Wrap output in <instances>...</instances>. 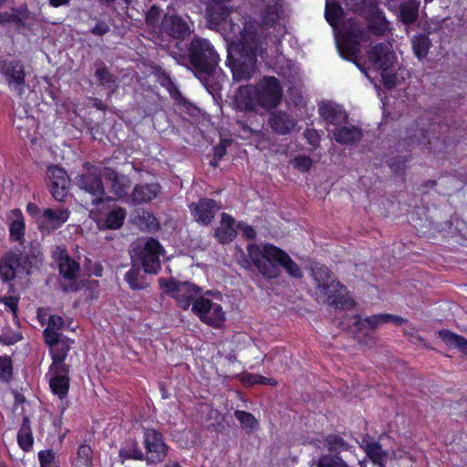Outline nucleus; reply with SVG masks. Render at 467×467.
<instances>
[{"instance_id":"obj_14","label":"nucleus","mask_w":467,"mask_h":467,"mask_svg":"<svg viewBox=\"0 0 467 467\" xmlns=\"http://www.w3.org/2000/svg\"><path fill=\"white\" fill-rule=\"evenodd\" d=\"M58 268L62 275L61 286L65 292H74L80 289V283L76 281V276L79 271V265L77 262L67 254H61Z\"/></svg>"},{"instance_id":"obj_5","label":"nucleus","mask_w":467,"mask_h":467,"mask_svg":"<svg viewBox=\"0 0 467 467\" xmlns=\"http://www.w3.org/2000/svg\"><path fill=\"white\" fill-rule=\"evenodd\" d=\"M311 271L317 288L328 305L342 309L353 307L354 301L348 296L346 287L334 279L327 267L316 264Z\"/></svg>"},{"instance_id":"obj_28","label":"nucleus","mask_w":467,"mask_h":467,"mask_svg":"<svg viewBox=\"0 0 467 467\" xmlns=\"http://www.w3.org/2000/svg\"><path fill=\"white\" fill-rule=\"evenodd\" d=\"M234 218L227 214L222 213L220 226L214 232V237L221 243L226 244L231 242L236 235V231L234 227Z\"/></svg>"},{"instance_id":"obj_24","label":"nucleus","mask_w":467,"mask_h":467,"mask_svg":"<svg viewBox=\"0 0 467 467\" xmlns=\"http://www.w3.org/2000/svg\"><path fill=\"white\" fill-rule=\"evenodd\" d=\"M161 192V185L156 182L152 183H140L137 184L131 194L129 196V201L134 204L149 202L155 199Z\"/></svg>"},{"instance_id":"obj_13","label":"nucleus","mask_w":467,"mask_h":467,"mask_svg":"<svg viewBox=\"0 0 467 467\" xmlns=\"http://www.w3.org/2000/svg\"><path fill=\"white\" fill-rule=\"evenodd\" d=\"M143 443L146 449V460L148 462L157 463L165 459L168 447L163 441L161 432L154 429H145Z\"/></svg>"},{"instance_id":"obj_18","label":"nucleus","mask_w":467,"mask_h":467,"mask_svg":"<svg viewBox=\"0 0 467 467\" xmlns=\"http://www.w3.org/2000/svg\"><path fill=\"white\" fill-rule=\"evenodd\" d=\"M190 209L196 222L203 225H208L213 221L220 206L217 205L215 201L204 198L201 199L198 202L192 203Z\"/></svg>"},{"instance_id":"obj_57","label":"nucleus","mask_w":467,"mask_h":467,"mask_svg":"<svg viewBox=\"0 0 467 467\" xmlns=\"http://www.w3.org/2000/svg\"><path fill=\"white\" fill-rule=\"evenodd\" d=\"M109 31V26L105 22H98L96 26L91 29L93 35L104 36Z\"/></svg>"},{"instance_id":"obj_8","label":"nucleus","mask_w":467,"mask_h":467,"mask_svg":"<svg viewBox=\"0 0 467 467\" xmlns=\"http://www.w3.org/2000/svg\"><path fill=\"white\" fill-rule=\"evenodd\" d=\"M164 248L159 241L150 238L133 248L131 258L140 262L144 272L157 274L161 269V255H163Z\"/></svg>"},{"instance_id":"obj_55","label":"nucleus","mask_w":467,"mask_h":467,"mask_svg":"<svg viewBox=\"0 0 467 467\" xmlns=\"http://www.w3.org/2000/svg\"><path fill=\"white\" fill-rule=\"evenodd\" d=\"M413 140H416L420 144L428 145L431 144V140L429 138V132L424 130H420L419 134L413 136Z\"/></svg>"},{"instance_id":"obj_47","label":"nucleus","mask_w":467,"mask_h":467,"mask_svg":"<svg viewBox=\"0 0 467 467\" xmlns=\"http://www.w3.org/2000/svg\"><path fill=\"white\" fill-rule=\"evenodd\" d=\"M38 460L41 467H58L56 462V453L52 450L40 451Z\"/></svg>"},{"instance_id":"obj_37","label":"nucleus","mask_w":467,"mask_h":467,"mask_svg":"<svg viewBox=\"0 0 467 467\" xmlns=\"http://www.w3.org/2000/svg\"><path fill=\"white\" fill-rule=\"evenodd\" d=\"M411 45L415 56L419 59H421L424 58L429 53L431 40L426 35L420 34L413 36L411 40Z\"/></svg>"},{"instance_id":"obj_58","label":"nucleus","mask_w":467,"mask_h":467,"mask_svg":"<svg viewBox=\"0 0 467 467\" xmlns=\"http://www.w3.org/2000/svg\"><path fill=\"white\" fill-rule=\"evenodd\" d=\"M2 302L5 305V306L16 315L17 310V299L14 296H5L2 298Z\"/></svg>"},{"instance_id":"obj_25","label":"nucleus","mask_w":467,"mask_h":467,"mask_svg":"<svg viewBox=\"0 0 467 467\" xmlns=\"http://www.w3.org/2000/svg\"><path fill=\"white\" fill-rule=\"evenodd\" d=\"M333 137L339 144L353 145L360 141L362 131L359 128L346 122L335 128Z\"/></svg>"},{"instance_id":"obj_30","label":"nucleus","mask_w":467,"mask_h":467,"mask_svg":"<svg viewBox=\"0 0 467 467\" xmlns=\"http://www.w3.org/2000/svg\"><path fill=\"white\" fill-rule=\"evenodd\" d=\"M25 221L20 210L12 211L11 222L9 224L10 237L14 241H21L25 235Z\"/></svg>"},{"instance_id":"obj_64","label":"nucleus","mask_w":467,"mask_h":467,"mask_svg":"<svg viewBox=\"0 0 467 467\" xmlns=\"http://www.w3.org/2000/svg\"><path fill=\"white\" fill-rule=\"evenodd\" d=\"M69 3L70 0H48L49 5L55 8H57L62 5H67Z\"/></svg>"},{"instance_id":"obj_12","label":"nucleus","mask_w":467,"mask_h":467,"mask_svg":"<svg viewBox=\"0 0 467 467\" xmlns=\"http://www.w3.org/2000/svg\"><path fill=\"white\" fill-rule=\"evenodd\" d=\"M30 263L20 253L10 252L0 259V275L4 281L14 279L18 274H28Z\"/></svg>"},{"instance_id":"obj_34","label":"nucleus","mask_w":467,"mask_h":467,"mask_svg":"<svg viewBox=\"0 0 467 467\" xmlns=\"http://www.w3.org/2000/svg\"><path fill=\"white\" fill-rule=\"evenodd\" d=\"M17 441L20 448L25 451H28L32 448L34 438L27 417L23 419L21 428L17 433Z\"/></svg>"},{"instance_id":"obj_9","label":"nucleus","mask_w":467,"mask_h":467,"mask_svg":"<svg viewBox=\"0 0 467 467\" xmlns=\"http://www.w3.org/2000/svg\"><path fill=\"white\" fill-rule=\"evenodd\" d=\"M103 169H98L95 167L89 168L85 174L79 175L76 178V183L79 189L85 191L86 193L90 195V204L98 205L104 201L105 191L103 183L101 182V176ZM86 204H88V201H86Z\"/></svg>"},{"instance_id":"obj_6","label":"nucleus","mask_w":467,"mask_h":467,"mask_svg":"<svg viewBox=\"0 0 467 467\" xmlns=\"http://www.w3.org/2000/svg\"><path fill=\"white\" fill-rule=\"evenodd\" d=\"M161 288L170 296L174 298L178 307L188 310L193 306L196 301L203 294L202 288L193 283L177 281L174 278H160Z\"/></svg>"},{"instance_id":"obj_39","label":"nucleus","mask_w":467,"mask_h":467,"mask_svg":"<svg viewBox=\"0 0 467 467\" xmlns=\"http://www.w3.org/2000/svg\"><path fill=\"white\" fill-rule=\"evenodd\" d=\"M125 280L130 287L134 290L143 289L147 286L145 277L141 274L140 269L134 266L125 275Z\"/></svg>"},{"instance_id":"obj_35","label":"nucleus","mask_w":467,"mask_h":467,"mask_svg":"<svg viewBox=\"0 0 467 467\" xmlns=\"http://www.w3.org/2000/svg\"><path fill=\"white\" fill-rule=\"evenodd\" d=\"M324 443L328 451H330L329 454L338 455L340 452L350 449V445L337 434L327 435L324 440Z\"/></svg>"},{"instance_id":"obj_32","label":"nucleus","mask_w":467,"mask_h":467,"mask_svg":"<svg viewBox=\"0 0 467 467\" xmlns=\"http://www.w3.org/2000/svg\"><path fill=\"white\" fill-rule=\"evenodd\" d=\"M439 337L446 345L451 348H458L462 353L467 355V339L448 329H442L438 332Z\"/></svg>"},{"instance_id":"obj_45","label":"nucleus","mask_w":467,"mask_h":467,"mask_svg":"<svg viewBox=\"0 0 467 467\" xmlns=\"http://www.w3.org/2000/svg\"><path fill=\"white\" fill-rule=\"evenodd\" d=\"M343 9L342 7L335 2L327 3L326 5V11H325V16L327 22L332 26H335V25L338 22L340 17L342 16Z\"/></svg>"},{"instance_id":"obj_21","label":"nucleus","mask_w":467,"mask_h":467,"mask_svg":"<svg viewBox=\"0 0 467 467\" xmlns=\"http://www.w3.org/2000/svg\"><path fill=\"white\" fill-rule=\"evenodd\" d=\"M318 111L320 116L327 124L335 127L347 122L348 115L341 106L333 102H322L319 104Z\"/></svg>"},{"instance_id":"obj_61","label":"nucleus","mask_w":467,"mask_h":467,"mask_svg":"<svg viewBox=\"0 0 467 467\" xmlns=\"http://www.w3.org/2000/svg\"><path fill=\"white\" fill-rule=\"evenodd\" d=\"M167 88L169 89L170 94L171 95V97L174 99L180 100L181 99H182L181 92L179 91V89L176 88V86L172 83V81L171 79L168 80Z\"/></svg>"},{"instance_id":"obj_27","label":"nucleus","mask_w":467,"mask_h":467,"mask_svg":"<svg viewBox=\"0 0 467 467\" xmlns=\"http://www.w3.org/2000/svg\"><path fill=\"white\" fill-rule=\"evenodd\" d=\"M363 443L362 448L367 457L379 467H386L385 463L389 456L388 451H384L382 446L372 439L365 440Z\"/></svg>"},{"instance_id":"obj_1","label":"nucleus","mask_w":467,"mask_h":467,"mask_svg":"<svg viewBox=\"0 0 467 467\" xmlns=\"http://www.w3.org/2000/svg\"><path fill=\"white\" fill-rule=\"evenodd\" d=\"M248 255L258 271L268 279L276 278L279 274L278 265L282 266L287 274L295 278L302 276V271L292 258L282 249L267 244L262 248L251 244L247 246Z\"/></svg>"},{"instance_id":"obj_26","label":"nucleus","mask_w":467,"mask_h":467,"mask_svg":"<svg viewBox=\"0 0 467 467\" xmlns=\"http://www.w3.org/2000/svg\"><path fill=\"white\" fill-rule=\"evenodd\" d=\"M67 372V368H62V367H60V368H50V389L52 392L57 395L61 400L67 396L69 388Z\"/></svg>"},{"instance_id":"obj_53","label":"nucleus","mask_w":467,"mask_h":467,"mask_svg":"<svg viewBox=\"0 0 467 467\" xmlns=\"http://www.w3.org/2000/svg\"><path fill=\"white\" fill-rule=\"evenodd\" d=\"M20 339H21V336L18 333H13V334L9 335V334L4 332L0 336V343H2L4 345H8V346L18 342Z\"/></svg>"},{"instance_id":"obj_49","label":"nucleus","mask_w":467,"mask_h":467,"mask_svg":"<svg viewBox=\"0 0 467 467\" xmlns=\"http://www.w3.org/2000/svg\"><path fill=\"white\" fill-rule=\"evenodd\" d=\"M294 166L300 171L306 172L310 170L313 161L308 156H298L293 160Z\"/></svg>"},{"instance_id":"obj_38","label":"nucleus","mask_w":467,"mask_h":467,"mask_svg":"<svg viewBox=\"0 0 467 467\" xmlns=\"http://www.w3.org/2000/svg\"><path fill=\"white\" fill-rule=\"evenodd\" d=\"M419 3L409 0L400 5V18L403 23H413L418 17Z\"/></svg>"},{"instance_id":"obj_7","label":"nucleus","mask_w":467,"mask_h":467,"mask_svg":"<svg viewBox=\"0 0 467 467\" xmlns=\"http://www.w3.org/2000/svg\"><path fill=\"white\" fill-rule=\"evenodd\" d=\"M189 57L193 67L202 73H212L218 65L219 56L211 43L201 37L192 40Z\"/></svg>"},{"instance_id":"obj_31","label":"nucleus","mask_w":467,"mask_h":467,"mask_svg":"<svg viewBox=\"0 0 467 467\" xmlns=\"http://www.w3.org/2000/svg\"><path fill=\"white\" fill-rule=\"evenodd\" d=\"M121 462H124L125 460L133 459V460H144V453L140 449L138 442L135 440L126 441L119 453Z\"/></svg>"},{"instance_id":"obj_40","label":"nucleus","mask_w":467,"mask_h":467,"mask_svg":"<svg viewBox=\"0 0 467 467\" xmlns=\"http://www.w3.org/2000/svg\"><path fill=\"white\" fill-rule=\"evenodd\" d=\"M355 326L358 327V329L368 327V328L375 329L379 325L386 323V316L385 314L374 315L371 317H368L364 319L360 317H356Z\"/></svg>"},{"instance_id":"obj_20","label":"nucleus","mask_w":467,"mask_h":467,"mask_svg":"<svg viewBox=\"0 0 467 467\" xmlns=\"http://www.w3.org/2000/svg\"><path fill=\"white\" fill-rule=\"evenodd\" d=\"M161 28L167 35L177 39H183L190 35L188 23L178 16H164L161 21Z\"/></svg>"},{"instance_id":"obj_29","label":"nucleus","mask_w":467,"mask_h":467,"mask_svg":"<svg viewBox=\"0 0 467 467\" xmlns=\"http://www.w3.org/2000/svg\"><path fill=\"white\" fill-rule=\"evenodd\" d=\"M266 4L265 9L261 15V24L265 26H273L279 18L281 5L279 0H262Z\"/></svg>"},{"instance_id":"obj_4","label":"nucleus","mask_w":467,"mask_h":467,"mask_svg":"<svg viewBox=\"0 0 467 467\" xmlns=\"http://www.w3.org/2000/svg\"><path fill=\"white\" fill-rule=\"evenodd\" d=\"M206 14L211 27L218 29L222 26L227 31L226 37L231 43L242 39L248 32H257L254 26L248 25L239 14L231 15L228 7L220 1L210 4Z\"/></svg>"},{"instance_id":"obj_59","label":"nucleus","mask_w":467,"mask_h":467,"mask_svg":"<svg viewBox=\"0 0 467 467\" xmlns=\"http://www.w3.org/2000/svg\"><path fill=\"white\" fill-rule=\"evenodd\" d=\"M238 228H240L243 232V234L248 239H254L256 236V232L250 225L245 224H238Z\"/></svg>"},{"instance_id":"obj_46","label":"nucleus","mask_w":467,"mask_h":467,"mask_svg":"<svg viewBox=\"0 0 467 467\" xmlns=\"http://www.w3.org/2000/svg\"><path fill=\"white\" fill-rule=\"evenodd\" d=\"M368 27L369 30L377 36H383L389 30L388 22L380 16L371 20Z\"/></svg>"},{"instance_id":"obj_42","label":"nucleus","mask_w":467,"mask_h":467,"mask_svg":"<svg viewBox=\"0 0 467 467\" xmlns=\"http://www.w3.org/2000/svg\"><path fill=\"white\" fill-rule=\"evenodd\" d=\"M126 211L122 208L111 211L107 216L105 224L109 229H119L124 222Z\"/></svg>"},{"instance_id":"obj_51","label":"nucleus","mask_w":467,"mask_h":467,"mask_svg":"<svg viewBox=\"0 0 467 467\" xmlns=\"http://www.w3.org/2000/svg\"><path fill=\"white\" fill-rule=\"evenodd\" d=\"M44 337H45V341L46 343L51 348L55 345H57L59 343V337H60V335L59 333L57 332V330H54V329H50V328H46L44 330Z\"/></svg>"},{"instance_id":"obj_2","label":"nucleus","mask_w":467,"mask_h":467,"mask_svg":"<svg viewBox=\"0 0 467 467\" xmlns=\"http://www.w3.org/2000/svg\"><path fill=\"white\" fill-rule=\"evenodd\" d=\"M233 78L235 81L247 80L256 69V57L262 56L265 43L257 32H248L242 39L232 43Z\"/></svg>"},{"instance_id":"obj_54","label":"nucleus","mask_w":467,"mask_h":467,"mask_svg":"<svg viewBox=\"0 0 467 467\" xmlns=\"http://www.w3.org/2000/svg\"><path fill=\"white\" fill-rule=\"evenodd\" d=\"M304 136L306 139V140L314 147L318 145L319 135L317 132V130L308 129V130H305Z\"/></svg>"},{"instance_id":"obj_63","label":"nucleus","mask_w":467,"mask_h":467,"mask_svg":"<svg viewBox=\"0 0 467 467\" xmlns=\"http://www.w3.org/2000/svg\"><path fill=\"white\" fill-rule=\"evenodd\" d=\"M15 18H16V16L13 15V14H9V13H2V14H0V23L1 24L14 21Z\"/></svg>"},{"instance_id":"obj_19","label":"nucleus","mask_w":467,"mask_h":467,"mask_svg":"<svg viewBox=\"0 0 467 467\" xmlns=\"http://www.w3.org/2000/svg\"><path fill=\"white\" fill-rule=\"evenodd\" d=\"M48 176L51 180L50 191L53 197L57 201H63L67 194L68 177L66 171L57 166L48 169Z\"/></svg>"},{"instance_id":"obj_50","label":"nucleus","mask_w":467,"mask_h":467,"mask_svg":"<svg viewBox=\"0 0 467 467\" xmlns=\"http://www.w3.org/2000/svg\"><path fill=\"white\" fill-rule=\"evenodd\" d=\"M12 375L11 361L6 358L0 357V379L2 380H8Z\"/></svg>"},{"instance_id":"obj_3","label":"nucleus","mask_w":467,"mask_h":467,"mask_svg":"<svg viewBox=\"0 0 467 467\" xmlns=\"http://www.w3.org/2000/svg\"><path fill=\"white\" fill-rule=\"evenodd\" d=\"M283 98V89L275 77H264L256 86L246 85L238 88L235 95L237 103L245 109L259 106L265 109L276 108Z\"/></svg>"},{"instance_id":"obj_11","label":"nucleus","mask_w":467,"mask_h":467,"mask_svg":"<svg viewBox=\"0 0 467 467\" xmlns=\"http://www.w3.org/2000/svg\"><path fill=\"white\" fill-rule=\"evenodd\" d=\"M367 40V31L363 26L355 24L344 34L342 40L338 43V52L344 58L354 60L359 53L360 42Z\"/></svg>"},{"instance_id":"obj_43","label":"nucleus","mask_w":467,"mask_h":467,"mask_svg":"<svg viewBox=\"0 0 467 467\" xmlns=\"http://www.w3.org/2000/svg\"><path fill=\"white\" fill-rule=\"evenodd\" d=\"M234 416L247 432H252L257 426L256 419L250 412L237 410L234 411Z\"/></svg>"},{"instance_id":"obj_33","label":"nucleus","mask_w":467,"mask_h":467,"mask_svg":"<svg viewBox=\"0 0 467 467\" xmlns=\"http://www.w3.org/2000/svg\"><path fill=\"white\" fill-rule=\"evenodd\" d=\"M95 67V77L100 85L109 88H114L118 86L117 77L110 73L109 67L103 62H97Z\"/></svg>"},{"instance_id":"obj_22","label":"nucleus","mask_w":467,"mask_h":467,"mask_svg":"<svg viewBox=\"0 0 467 467\" xmlns=\"http://www.w3.org/2000/svg\"><path fill=\"white\" fill-rule=\"evenodd\" d=\"M103 177L110 183V188L114 194L119 198L127 197L128 192L131 186L130 180L125 175H119L114 170L109 167L103 168Z\"/></svg>"},{"instance_id":"obj_60","label":"nucleus","mask_w":467,"mask_h":467,"mask_svg":"<svg viewBox=\"0 0 467 467\" xmlns=\"http://www.w3.org/2000/svg\"><path fill=\"white\" fill-rule=\"evenodd\" d=\"M381 77H382L384 85L388 88H391L395 86V84H396L395 78H394V76L388 74V70L384 71V72L381 71Z\"/></svg>"},{"instance_id":"obj_17","label":"nucleus","mask_w":467,"mask_h":467,"mask_svg":"<svg viewBox=\"0 0 467 467\" xmlns=\"http://www.w3.org/2000/svg\"><path fill=\"white\" fill-rule=\"evenodd\" d=\"M69 217L67 209L57 206L54 208L44 209V213L40 218L39 229L42 232L54 231L65 223Z\"/></svg>"},{"instance_id":"obj_52","label":"nucleus","mask_w":467,"mask_h":467,"mask_svg":"<svg viewBox=\"0 0 467 467\" xmlns=\"http://www.w3.org/2000/svg\"><path fill=\"white\" fill-rule=\"evenodd\" d=\"M27 213L35 218L38 227L40 226V218L44 213V210L41 211L39 207L35 203H28L26 206Z\"/></svg>"},{"instance_id":"obj_62","label":"nucleus","mask_w":467,"mask_h":467,"mask_svg":"<svg viewBox=\"0 0 467 467\" xmlns=\"http://www.w3.org/2000/svg\"><path fill=\"white\" fill-rule=\"evenodd\" d=\"M385 316H386V323L392 322L398 326H400L406 322V319H404L403 317H401L400 316H394V315H390V314H385Z\"/></svg>"},{"instance_id":"obj_56","label":"nucleus","mask_w":467,"mask_h":467,"mask_svg":"<svg viewBox=\"0 0 467 467\" xmlns=\"http://www.w3.org/2000/svg\"><path fill=\"white\" fill-rule=\"evenodd\" d=\"M64 325L62 317L59 316H51L48 320L47 328L59 330Z\"/></svg>"},{"instance_id":"obj_36","label":"nucleus","mask_w":467,"mask_h":467,"mask_svg":"<svg viewBox=\"0 0 467 467\" xmlns=\"http://www.w3.org/2000/svg\"><path fill=\"white\" fill-rule=\"evenodd\" d=\"M68 346L65 343H58L51 347V354H52V365L50 368H67V365L64 363V360L68 352Z\"/></svg>"},{"instance_id":"obj_23","label":"nucleus","mask_w":467,"mask_h":467,"mask_svg":"<svg viewBox=\"0 0 467 467\" xmlns=\"http://www.w3.org/2000/svg\"><path fill=\"white\" fill-rule=\"evenodd\" d=\"M269 125L275 132L280 135H285L296 128V120L287 112L276 110L270 114Z\"/></svg>"},{"instance_id":"obj_44","label":"nucleus","mask_w":467,"mask_h":467,"mask_svg":"<svg viewBox=\"0 0 467 467\" xmlns=\"http://www.w3.org/2000/svg\"><path fill=\"white\" fill-rule=\"evenodd\" d=\"M92 465V450L87 444L80 445L78 450V457L76 459L77 467H91Z\"/></svg>"},{"instance_id":"obj_15","label":"nucleus","mask_w":467,"mask_h":467,"mask_svg":"<svg viewBox=\"0 0 467 467\" xmlns=\"http://www.w3.org/2000/svg\"><path fill=\"white\" fill-rule=\"evenodd\" d=\"M368 58L373 67L381 71L389 70L394 63L395 55L389 42H382L368 51Z\"/></svg>"},{"instance_id":"obj_10","label":"nucleus","mask_w":467,"mask_h":467,"mask_svg":"<svg viewBox=\"0 0 467 467\" xmlns=\"http://www.w3.org/2000/svg\"><path fill=\"white\" fill-rule=\"evenodd\" d=\"M207 294H210V291L203 293L199 300L193 304L192 312L202 323L213 327H221L225 320V314L220 304L205 296Z\"/></svg>"},{"instance_id":"obj_41","label":"nucleus","mask_w":467,"mask_h":467,"mask_svg":"<svg viewBox=\"0 0 467 467\" xmlns=\"http://www.w3.org/2000/svg\"><path fill=\"white\" fill-rule=\"evenodd\" d=\"M317 467H349L348 464L337 454H323L317 461Z\"/></svg>"},{"instance_id":"obj_48","label":"nucleus","mask_w":467,"mask_h":467,"mask_svg":"<svg viewBox=\"0 0 467 467\" xmlns=\"http://www.w3.org/2000/svg\"><path fill=\"white\" fill-rule=\"evenodd\" d=\"M244 382L250 384V385L266 384V385L274 386L276 384V381L273 379L266 378V377L260 376V375H251V374H248L244 377Z\"/></svg>"},{"instance_id":"obj_16","label":"nucleus","mask_w":467,"mask_h":467,"mask_svg":"<svg viewBox=\"0 0 467 467\" xmlns=\"http://www.w3.org/2000/svg\"><path fill=\"white\" fill-rule=\"evenodd\" d=\"M0 70L9 88L21 95L24 92L26 77L23 64L19 61L5 62Z\"/></svg>"}]
</instances>
